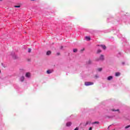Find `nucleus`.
<instances>
[{
    "label": "nucleus",
    "instance_id": "f257e3e1",
    "mask_svg": "<svg viewBox=\"0 0 130 130\" xmlns=\"http://www.w3.org/2000/svg\"><path fill=\"white\" fill-rule=\"evenodd\" d=\"M85 86H91L92 85H94V82H85L84 83Z\"/></svg>",
    "mask_w": 130,
    "mask_h": 130
},
{
    "label": "nucleus",
    "instance_id": "f03ea898",
    "mask_svg": "<svg viewBox=\"0 0 130 130\" xmlns=\"http://www.w3.org/2000/svg\"><path fill=\"white\" fill-rule=\"evenodd\" d=\"M91 122L89 121H87L86 123H83V126H87L89 123H90Z\"/></svg>",
    "mask_w": 130,
    "mask_h": 130
},
{
    "label": "nucleus",
    "instance_id": "7ed1b4c3",
    "mask_svg": "<svg viewBox=\"0 0 130 130\" xmlns=\"http://www.w3.org/2000/svg\"><path fill=\"white\" fill-rule=\"evenodd\" d=\"M30 76H31V74H30V73L29 72L26 73L25 74V77H26V78H30Z\"/></svg>",
    "mask_w": 130,
    "mask_h": 130
},
{
    "label": "nucleus",
    "instance_id": "20e7f679",
    "mask_svg": "<svg viewBox=\"0 0 130 130\" xmlns=\"http://www.w3.org/2000/svg\"><path fill=\"white\" fill-rule=\"evenodd\" d=\"M85 39L86 41H90L91 40V38L90 37H85Z\"/></svg>",
    "mask_w": 130,
    "mask_h": 130
},
{
    "label": "nucleus",
    "instance_id": "39448f33",
    "mask_svg": "<svg viewBox=\"0 0 130 130\" xmlns=\"http://www.w3.org/2000/svg\"><path fill=\"white\" fill-rule=\"evenodd\" d=\"M104 59V55H101L99 60H103Z\"/></svg>",
    "mask_w": 130,
    "mask_h": 130
},
{
    "label": "nucleus",
    "instance_id": "423d86ee",
    "mask_svg": "<svg viewBox=\"0 0 130 130\" xmlns=\"http://www.w3.org/2000/svg\"><path fill=\"white\" fill-rule=\"evenodd\" d=\"M112 79H113V77L112 76H109V77L107 78V80H108V81H110V80H112Z\"/></svg>",
    "mask_w": 130,
    "mask_h": 130
},
{
    "label": "nucleus",
    "instance_id": "0eeeda50",
    "mask_svg": "<svg viewBox=\"0 0 130 130\" xmlns=\"http://www.w3.org/2000/svg\"><path fill=\"white\" fill-rule=\"evenodd\" d=\"M67 126H71L72 125V122H69L66 124Z\"/></svg>",
    "mask_w": 130,
    "mask_h": 130
},
{
    "label": "nucleus",
    "instance_id": "6e6552de",
    "mask_svg": "<svg viewBox=\"0 0 130 130\" xmlns=\"http://www.w3.org/2000/svg\"><path fill=\"white\" fill-rule=\"evenodd\" d=\"M115 76H116V77H119V76H120V73H119V72L116 73Z\"/></svg>",
    "mask_w": 130,
    "mask_h": 130
},
{
    "label": "nucleus",
    "instance_id": "1a4fd4ad",
    "mask_svg": "<svg viewBox=\"0 0 130 130\" xmlns=\"http://www.w3.org/2000/svg\"><path fill=\"white\" fill-rule=\"evenodd\" d=\"M25 79V78L24 77V76H22L21 78H20V81L21 82H24V80Z\"/></svg>",
    "mask_w": 130,
    "mask_h": 130
},
{
    "label": "nucleus",
    "instance_id": "9d476101",
    "mask_svg": "<svg viewBox=\"0 0 130 130\" xmlns=\"http://www.w3.org/2000/svg\"><path fill=\"white\" fill-rule=\"evenodd\" d=\"M47 55H50V54H51V51H48L47 52V53H46Z\"/></svg>",
    "mask_w": 130,
    "mask_h": 130
},
{
    "label": "nucleus",
    "instance_id": "9b49d317",
    "mask_svg": "<svg viewBox=\"0 0 130 130\" xmlns=\"http://www.w3.org/2000/svg\"><path fill=\"white\" fill-rule=\"evenodd\" d=\"M101 47H102L104 50L106 49V46L104 45H101Z\"/></svg>",
    "mask_w": 130,
    "mask_h": 130
},
{
    "label": "nucleus",
    "instance_id": "f8f14e48",
    "mask_svg": "<svg viewBox=\"0 0 130 130\" xmlns=\"http://www.w3.org/2000/svg\"><path fill=\"white\" fill-rule=\"evenodd\" d=\"M52 73V71L51 70H47V74H51Z\"/></svg>",
    "mask_w": 130,
    "mask_h": 130
},
{
    "label": "nucleus",
    "instance_id": "ddd939ff",
    "mask_svg": "<svg viewBox=\"0 0 130 130\" xmlns=\"http://www.w3.org/2000/svg\"><path fill=\"white\" fill-rule=\"evenodd\" d=\"M93 123V124H99L100 122L99 121H95Z\"/></svg>",
    "mask_w": 130,
    "mask_h": 130
},
{
    "label": "nucleus",
    "instance_id": "4468645a",
    "mask_svg": "<svg viewBox=\"0 0 130 130\" xmlns=\"http://www.w3.org/2000/svg\"><path fill=\"white\" fill-rule=\"evenodd\" d=\"M78 51V49H74L73 52H77Z\"/></svg>",
    "mask_w": 130,
    "mask_h": 130
},
{
    "label": "nucleus",
    "instance_id": "2eb2a0df",
    "mask_svg": "<svg viewBox=\"0 0 130 130\" xmlns=\"http://www.w3.org/2000/svg\"><path fill=\"white\" fill-rule=\"evenodd\" d=\"M112 111H119V109H117V110L112 109Z\"/></svg>",
    "mask_w": 130,
    "mask_h": 130
},
{
    "label": "nucleus",
    "instance_id": "dca6fc26",
    "mask_svg": "<svg viewBox=\"0 0 130 130\" xmlns=\"http://www.w3.org/2000/svg\"><path fill=\"white\" fill-rule=\"evenodd\" d=\"M98 71H99V72H101V71H102V68L98 69Z\"/></svg>",
    "mask_w": 130,
    "mask_h": 130
},
{
    "label": "nucleus",
    "instance_id": "f3484780",
    "mask_svg": "<svg viewBox=\"0 0 130 130\" xmlns=\"http://www.w3.org/2000/svg\"><path fill=\"white\" fill-rule=\"evenodd\" d=\"M101 50H100V49H99L98 50V51H97V53H100V52H101Z\"/></svg>",
    "mask_w": 130,
    "mask_h": 130
},
{
    "label": "nucleus",
    "instance_id": "a211bd4d",
    "mask_svg": "<svg viewBox=\"0 0 130 130\" xmlns=\"http://www.w3.org/2000/svg\"><path fill=\"white\" fill-rule=\"evenodd\" d=\"M14 8H21V6H15Z\"/></svg>",
    "mask_w": 130,
    "mask_h": 130
},
{
    "label": "nucleus",
    "instance_id": "6ab92c4d",
    "mask_svg": "<svg viewBox=\"0 0 130 130\" xmlns=\"http://www.w3.org/2000/svg\"><path fill=\"white\" fill-rule=\"evenodd\" d=\"M128 127H130V125H128V126H125V128H128Z\"/></svg>",
    "mask_w": 130,
    "mask_h": 130
},
{
    "label": "nucleus",
    "instance_id": "aec40b11",
    "mask_svg": "<svg viewBox=\"0 0 130 130\" xmlns=\"http://www.w3.org/2000/svg\"><path fill=\"white\" fill-rule=\"evenodd\" d=\"M28 52L29 53L31 52V49H30V48H29V49H28Z\"/></svg>",
    "mask_w": 130,
    "mask_h": 130
},
{
    "label": "nucleus",
    "instance_id": "412c9836",
    "mask_svg": "<svg viewBox=\"0 0 130 130\" xmlns=\"http://www.w3.org/2000/svg\"><path fill=\"white\" fill-rule=\"evenodd\" d=\"M87 63H88V64H90V63H91V60H89V61H88Z\"/></svg>",
    "mask_w": 130,
    "mask_h": 130
},
{
    "label": "nucleus",
    "instance_id": "4be33fe9",
    "mask_svg": "<svg viewBox=\"0 0 130 130\" xmlns=\"http://www.w3.org/2000/svg\"><path fill=\"white\" fill-rule=\"evenodd\" d=\"M89 130H92V127H90L89 128Z\"/></svg>",
    "mask_w": 130,
    "mask_h": 130
},
{
    "label": "nucleus",
    "instance_id": "5701e85b",
    "mask_svg": "<svg viewBox=\"0 0 130 130\" xmlns=\"http://www.w3.org/2000/svg\"><path fill=\"white\" fill-rule=\"evenodd\" d=\"M57 55H59L60 54H59V53H57Z\"/></svg>",
    "mask_w": 130,
    "mask_h": 130
},
{
    "label": "nucleus",
    "instance_id": "b1692460",
    "mask_svg": "<svg viewBox=\"0 0 130 130\" xmlns=\"http://www.w3.org/2000/svg\"><path fill=\"white\" fill-rule=\"evenodd\" d=\"M0 2H3V0H0Z\"/></svg>",
    "mask_w": 130,
    "mask_h": 130
},
{
    "label": "nucleus",
    "instance_id": "393cba45",
    "mask_svg": "<svg viewBox=\"0 0 130 130\" xmlns=\"http://www.w3.org/2000/svg\"><path fill=\"white\" fill-rule=\"evenodd\" d=\"M123 64H124V62H122Z\"/></svg>",
    "mask_w": 130,
    "mask_h": 130
},
{
    "label": "nucleus",
    "instance_id": "a878e982",
    "mask_svg": "<svg viewBox=\"0 0 130 130\" xmlns=\"http://www.w3.org/2000/svg\"><path fill=\"white\" fill-rule=\"evenodd\" d=\"M1 70H0V74H1Z\"/></svg>",
    "mask_w": 130,
    "mask_h": 130
}]
</instances>
